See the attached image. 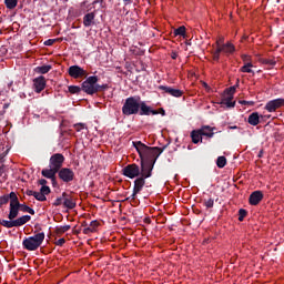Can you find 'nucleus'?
Returning <instances> with one entry per match:
<instances>
[{"mask_svg":"<svg viewBox=\"0 0 284 284\" xmlns=\"http://www.w3.org/2000/svg\"><path fill=\"white\" fill-rule=\"evenodd\" d=\"M122 114L124 116H132L139 114L140 116H156L159 111L152 109V106L148 105L145 101H141V97H129L125 99L122 105Z\"/></svg>","mask_w":284,"mask_h":284,"instance_id":"nucleus-1","label":"nucleus"},{"mask_svg":"<svg viewBox=\"0 0 284 284\" xmlns=\"http://www.w3.org/2000/svg\"><path fill=\"white\" fill-rule=\"evenodd\" d=\"M169 144H165L163 148L159 146H148L141 141L133 142V146L135 148L141 161H145L149 163H156L161 154L165 152Z\"/></svg>","mask_w":284,"mask_h":284,"instance_id":"nucleus-2","label":"nucleus"},{"mask_svg":"<svg viewBox=\"0 0 284 284\" xmlns=\"http://www.w3.org/2000/svg\"><path fill=\"white\" fill-rule=\"evenodd\" d=\"M20 210H21L20 207L9 206V214H8L9 221L0 220V225H2V227H7L8 230H10L11 227H21L26 225V223H29V221L32 220V216L30 215H22L17 219V216H19Z\"/></svg>","mask_w":284,"mask_h":284,"instance_id":"nucleus-3","label":"nucleus"},{"mask_svg":"<svg viewBox=\"0 0 284 284\" xmlns=\"http://www.w3.org/2000/svg\"><path fill=\"white\" fill-rule=\"evenodd\" d=\"M43 241H45V233H37L36 235L24 237L22 247L28 252H37V250L43 245Z\"/></svg>","mask_w":284,"mask_h":284,"instance_id":"nucleus-4","label":"nucleus"},{"mask_svg":"<svg viewBox=\"0 0 284 284\" xmlns=\"http://www.w3.org/2000/svg\"><path fill=\"white\" fill-rule=\"evenodd\" d=\"M63 163H65V156L61 153H55V154L51 155V158L49 160L50 169H43L42 172L57 173L63 169Z\"/></svg>","mask_w":284,"mask_h":284,"instance_id":"nucleus-5","label":"nucleus"},{"mask_svg":"<svg viewBox=\"0 0 284 284\" xmlns=\"http://www.w3.org/2000/svg\"><path fill=\"white\" fill-rule=\"evenodd\" d=\"M99 83V77L97 75H90L85 79V81L82 82V92H85V94H90L91 97L93 94H97V85Z\"/></svg>","mask_w":284,"mask_h":284,"instance_id":"nucleus-6","label":"nucleus"},{"mask_svg":"<svg viewBox=\"0 0 284 284\" xmlns=\"http://www.w3.org/2000/svg\"><path fill=\"white\" fill-rule=\"evenodd\" d=\"M122 174L123 176H126L128 179H136L141 176V168L133 163V164H128L122 169Z\"/></svg>","mask_w":284,"mask_h":284,"instance_id":"nucleus-7","label":"nucleus"},{"mask_svg":"<svg viewBox=\"0 0 284 284\" xmlns=\"http://www.w3.org/2000/svg\"><path fill=\"white\" fill-rule=\"evenodd\" d=\"M57 174L62 183H72L75 179L74 171L70 168H62Z\"/></svg>","mask_w":284,"mask_h":284,"instance_id":"nucleus-8","label":"nucleus"},{"mask_svg":"<svg viewBox=\"0 0 284 284\" xmlns=\"http://www.w3.org/2000/svg\"><path fill=\"white\" fill-rule=\"evenodd\" d=\"M155 164L156 163L154 162H145L144 160H141L140 176L143 179H150L152 176V171L154 170Z\"/></svg>","mask_w":284,"mask_h":284,"instance_id":"nucleus-9","label":"nucleus"},{"mask_svg":"<svg viewBox=\"0 0 284 284\" xmlns=\"http://www.w3.org/2000/svg\"><path fill=\"white\" fill-rule=\"evenodd\" d=\"M283 105H284V99L277 98V99L268 101L265 104L264 110H266V112H276V110H281V108H283Z\"/></svg>","mask_w":284,"mask_h":284,"instance_id":"nucleus-10","label":"nucleus"},{"mask_svg":"<svg viewBox=\"0 0 284 284\" xmlns=\"http://www.w3.org/2000/svg\"><path fill=\"white\" fill-rule=\"evenodd\" d=\"M158 89L162 90V92H165V94H170V97H174L175 99H181V97L184 94L183 90L168 85H159Z\"/></svg>","mask_w":284,"mask_h":284,"instance_id":"nucleus-11","label":"nucleus"},{"mask_svg":"<svg viewBox=\"0 0 284 284\" xmlns=\"http://www.w3.org/2000/svg\"><path fill=\"white\" fill-rule=\"evenodd\" d=\"M69 75H71L72 79H81L88 77V71L79 65H71L69 68Z\"/></svg>","mask_w":284,"mask_h":284,"instance_id":"nucleus-12","label":"nucleus"},{"mask_svg":"<svg viewBox=\"0 0 284 284\" xmlns=\"http://www.w3.org/2000/svg\"><path fill=\"white\" fill-rule=\"evenodd\" d=\"M33 88H34V92H37L38 94H41V92L45 90V77L40 75L33 79Z\"/></svg>","mask_w":284,"mask_h":284,"instance_id":"nucleus-13","label":"nucleus"},{"mask_svg":"<svg viewBox=\"0 0 284 284\" xmlns=\"http://www.w3.org/2000/svg\"><path fill=\"white\" fill-rule=\"evenodd\" d=\"M97 19V13L94 11L85 13L83 17V26L84 28H92V26H97L94 21Z\"/></svg>","mask_w":284,"mask_h":284,"instance_id":"nucleus-14","label":"nucleus"},{"mask_svg":"<svg viewBox=\"0 0 284 284\" xmlns=\"http://www.w3.org/2000/svg\"><path fill=\"white\" fill-rule=\"evenodd\" d=\"M263 191H254L248 197L250 205H258L263 201Z\"/></svg>","mask_w":284,"mask_h":284,"instance_id":"nucleus-15","label":"nucleus"},{"mask_svg":"<svg viewBox=\"0 0 284 284\" xmlns=\"http://www.w3.org/2000/svg\"><path fill=\"white\" fill-rule=\"evenodd\" d=\"M63 207H67V210H74L77 207V202L72 197V195L68 194L67 192H63Z\"/></svg>","mask_w":284,"mask_h":284,"instance_id":"nucleus-16","label":"nucleus"},{"mask_svg":"<svg viewBox=\"0 0 284 284\" xmlns=\"http://www.w3.org/2000/svg\"><path fill=\"white\" fill-rule=\"evenodd\" d=\"M143 187H145V178L139 175V176L134 180L133 190H135V193H141V191L143 190Z\"/></svg>","mask_w":284,"mask_h":284,"instance_id":"nucleus-17","label":"nucleus"},{"mask_svg":"<svg viewBox=\"0 0 284 284\" xmlns=\"http://www.w3.org/2000/svg\"><path fill=\"white\" fill-rule=\"evenodd\" d=\"M234 97L232 95H224L220 102V105H226V108H235L236 101H233Z\"/></svg>","mask_w":284,"mask_h":284,"instance_id":"nucleus-18","label":"nucleus"},{"mask_svg":"<svg viewBox=\"0 0 284 284\" xmlns=\"http://www.w3.org/2000/svg\"><path fill=\"white\" fill-rule=\"evenodd\" d=\"M41 174L44 176V179H50L53 187H59V182H57V173L41 171Z\"/></svg>","mask_w":284,"mask_h":284,"instance_id":"nucleus-19","label":"nucleus"},{"mask_svg":"<svg viewBox=\"0 0 284 284\" xmlns=\"http://www.w3.org/2000/svg\"><path fill=\"white\" fill-rule=\"evenodd\" d=\"M247 123L254 126L258 125V123H261V115L258 114V112L251 113L248 115Z\"/></svg>","mask_w":284,"mask_h":284,"instance_id":"nucleus-20","label":"nucleus"},{"mask_svg":"<svg viewBox=\"0 0 284 284\" xmlns=\"http://www.w3.org/2000/svg\"><path fill=\"white\" fill-rule=\"evenodd\" d=\"M191 139H192V143H194L195 145L197 143H203V135L201 133V130H193L191 132Z\"/></svg>","mask_w":284,"mask_h":284,"instance_id":"nucleus-21","label":"nucleus"},{"mask_svg":"<svg viewBox=\"0 0 284 284\" xmlns=\"http://www.w3.org/2000/svg\"><path fill=\"white\" fill-rule=\"evenodd\" d=\"M9 202H10L9 207H20L21 209V204L19 203V196H17L16 192H11L9 194Z\"/></svg>","mask_w":284,"mask_h":284,"instance_id":"nucleus-22","label":"nucleus"},{"mask_svg":"<svg viewBox=\"0 0 284 284\" xmlns=\"http://www.w3.org/2000/svg\"><path fill=\"white\" fill-rule=\"evenodd\" d=\"M213 130L214 129H212L210 125H205L200 129V132L202 136H207L209 139H212V136H214Z\"/></svg>","mask_w":284,"mask_h":284,"instance_id":"nucleus-23","label":"nucleus"},{"mask_svg":"<svg viewBox=\"0 0 284 284\" xmlns=\"http://www.w3.org/2000/svg\"><path fill=\"white\" fill-rule=\"evenodd\" d=\"M51 70H52V65L50 64H44L36 68V72L38 74H48Z\"/></svg>","mask_w":284,"mask_h":284,"instance_id":"nucleus-24","label":"nucleus"},{"mask_svg":"<svg viewBox=\"0 0 284 284\" xmlns=\"http://www.w3.org/2000/svg\"><path fill=\"white\" fill-rule=\"evenodd\" d=\"M252 68H254V64H252V62H246L240 70L247 74H254V70H252Z\"/></svg>","mask_w":284,"mask_h":284,"instance_id":"nucleus-25","label":"nucleus"},{"mask_svg":"<svg viewBox=\"0 0 284 284\" xmlns=\"http://www.w3.org/2000/svg\"><path fill=\"white\" fill-rule=\"evenodd\" d=\"M223 48V52H225V54H232L236 49L234 48V44L227 42L225 44H222Z\"/></svg>","mask_w":284,"mask_h":284,"instance_id":"nucleus-26","label":"nucleus"},{"mask_svg":"<svg viewBox=\"0 0 284 284\" xmlns=\"http://www.w3.org/2000/svg\"><path fill=\"white\" fill-rule=\"evenodd\" d=\"M19 3V0H4V4L8 8V10H14Z\"/></svg>","mask_w":284,"mask_h":284,"instance_id":"nucleus-27","label":"nucleus"},{"mask_svg":"<svg viewBox=\"0 0 284 284\" xmlns=\"http://www.w3.org/2000/svg\"><path fill=\"white\" fill-rule=\"evenodd\" d=\"M216 165L220 169L225 168V165H227V159L225 156H219L216 160Z\"/></svg>","mask_w":284,"mask_h":284,"instance_id":"nucleus-28","label":"nucleus"},{"mask_svg":"<svg viewBox=\"0 0 284 284\" xmlns=\"http://www.w3.org/2000/svg\"><path fill=\"white\" fill-rule=\"evenodd\" d=\"M70 229H71L70 225L57 226L55 234H58V235L65 234V232H69Z\"/></svg>","mask_w":284,"mask_h":284,"instance_id":"nucleus-29","label":"nucleus"},{"mask_svg":"<svg viewBox=\"0 0 284 284\" xmlns=\"http://www.w3.org/2000/svg\"><path fill=\"white\" fill-rule=\"evenodd\" d=\"M173 34L174 37H185V26L174 29Z\"/></svg>","mask_w":284,"mask_h":284,"instance_id":"nucleus-30","label":"nucleus"},{"mask_svg":"<svg viewBox=\"0 0 284 284\" xmlns=\"http://www.w3.org/2000/svg\"><path fill=\"white\" fill-rule=\"evenodd\" d=\"M20 211L28 212V214H31L32 216H34V214H36L33 209L28 206L27 204H20Z\"/></svg>","mask_w":284,"mask_h":284,"instance_id":"nucleus-31","label":"nucleus"},{"mask_svg":"<svg viewBox=\"0 0 284 284\" xmlns=\"http://www.w3.org/2000/svg\"><path fill=\"white\" fill-rule=\"evenodd\" d=\"M81 90H83L82 87H77V85L69 87L70 94H80Z\"/></svg>","mask_w":284,"mask_h":284,"instance_id":"nucleus-32","label":"nucleus"},{"mask_svg":"<svg viewBox=\"0 0 284 284\" xmlns=\"http://www.w3.org/2000/svg\"><path fill=\"white\" fill-rule=\"evenodd\" d=\"M9 203V194H4L0 196V209L3 207V205H8Z\"/></svg>","mask_w":284,"mask_h":284,"instance_id":"nucleus-33","label":"nucleus"},{"mask_svg":"<svg viewBox=\"0 0 284 284\" xmlns=\"http://www.w3.org/2000/svg\"><path fill=\"white\" fill-rule=\"evenodd\" d=\"M235 92H236V85L230 87L229 89H226L224 91V94H226V97H234Z\"/></svg>","mask_w":284,"mask_h":284,"instance_id":"nucleus-34","label":"nucleus"},{"mask_svg":"<svg viewBox=\"0 0 284 284\" xmlns=\"http://www.w3.org/2000/svg\"><path fill=\"white\" fill-rule=\"evenodd\" d=\"M245 216H247V211L245 209L239 210V221H244Z\"/></svg>","mask_w":284,"mask_h":284,"instance_id":"nucleus-35","label":"nucleus"},{"mask_svg":"<svg viewBox=\"0 0 284 284\" xmlns=\"http://www.w3.org/2000/svg\"><path fill=\"white\" fill-rule=\"evenodd\" d=\"M63 193L60 197H57V200L53 202L54 207H59V205H63Z\"/></svg>","mask_w":284,"mask_h":284,"instance_id":"nucleus-36","label":"nucleus"},{"mask_svg":"<svg viewBox=\"0 0 284 284\" xmlns=\"http://www.w3.org/2000/svg\"><path fill=\"white\" fill-rule=\"evenodd\" d=\"M204 205H205V207H207V209H212V207H214V199H209V200H204Z\"/></svg>","mask_w":284,"mask_h":284,"instance_id":"nucleus-37","label":"nucleus"},{"mask_svg":"<svg viewBox=\"0 0 284 284\" xmlns=\"http://www.w3.org/2000/svg\"><path fill=\"white\" fill-rule=\"evenodd\" d=\"M262 63H264L265 65H271L273 68V65H276V61L272 60V59H263Z\"/></svg>","mask_w":284,"mask_h":284,"instance_id":"nucleus-38","label":"nucleus"},{"mask_svg":"<svg viewBox=\"0 0 284 284\" xmlns=\"http://www.w3.org/2000/svg\"><path fill=\"white\" fill-rule=\"evenodd\" d=\"M73 128L77 132H81V130H85V123H77Z\"/></svg>","mask_w":284,"mask_h":284,"instance_id":"nucleus-39","label":"nucleus"},{"mask_svg":"<svg viewBox=\"0 0 284 284\" xmlns=\"http://www.w3.org/2000/svg\"><path fill=\"white\" fill-rule=\"evenodd\" d=\"M50 192H51L50 186H41L40 189V193H42L44 196H48Z\"/></svg>","mask_w":284,"mask_h":284,"instance_id":"nucleus-40","label":"nucleus"},{"mask_svg":"<svg viewBox=\"0 0 284 284\" xmlns=\"http://www.w3.org/2000/svg\"><path fill=\"white\" fill-rule=\"evenodd\" d=\"M108 88H110L108 84H97V92H104Z\"/></svg>","mask_w":284,"mask_h":284,"instance_id":"nucleus-41","label":"nucleus"},{"mask_svg":"<svg viewBox=\"0 0 284 284\" xmlns=\"http://www.w3.org/2000/svg\"><path fill=\"white\" fill-rule=\"evenodd\" d=\"M99 225H101V224L97 220L91 221V223H90V227H91V230H93V232H97V227H99Z\"/></svg>","mask_w":284,"mask_h":284,"instance_id":"nucleus-42","label":"nucleus"},{"mask_svg":"<svg viewBox=\"0 0 284 284\" xmlns=\"http://www.w3.org/2000/svg\"><path fill=\"white\" fill-rule=\"evenodd\" d=\"M36 200L43 202V201H48V197H45V196L41 193V191H40V192L38 193V196L36 197Z\"/></svg>","mask_w":284,"mask_h":284,"instance_id":"nucleus-43","label":"nucleus"},{"mask_svg":"<svg viewBox=\"0 0 284 284\" xmlns=\"http://www.w3.org/2000/svg\"><path fill=\"white\" fill-rule=\"evenodd\" d=\"M55 245L58 247H63V245H65V239H59L57 242H55Z\"/></svg>","mask_w":284,"mask_h":284,"instance_id":"nucleus-44","label":"nucleus"},{"mask_svg":"<svg viewBox=\"0 0 284 284\" xmlns=\"http://www.w3.org/2000/svg\"><path fill=\"white\" fill-rule=\"evenodd\" d=\"M54 43H57V39H49L44 41V45H54Z\"/></svg>","mask_w":284,"mask_h":284,"instance_id":"nucleus-45","label":"nucleus"},{"mask_svg":"<svg viewBox=\"0 0 284 284\" xmlns=\"http://www.w3.org/2000/svg\"><path fill=\"white\" fill-rule=\"evenodd\" d=\"M241 105H254V101H246V100H241L240 101Z\"/></svg>","mask_w":284,"mask_h":284,"instance_id":"nucleus-46","label":"nucleus"},{"mask_svg":"<svg viewBox=\"0 0 284 284\" xmlns=\"http://www.w3.org/2000/svg\"><path fill=\"white\" fill-rule=\"evenodd\" d=\"M94 232V229L88 226L85 229H83V234H92Z\"/></svg>","mask_w":284,"mask_h":284,"instance_id":"nucleus-47","label":"nucleus"},{"mask_svg":"<svg viewBox=\"0 0 284 284\" xmlns=\"http://www.w3.org/2000/svg\"><path fill=\"white\" fill-rule=\"evenodd\" d=\"M221 59V53H215V51H213V61L219 62Z\"/></svg>","mask_w":284,"mask_h":284,"instance_id":"nucleus-48","label":"nucleus"},{"mask_svg":"<svg viewBox=\"0 0 284 284\" xmlns=\"http://www.w3.org/2000/svg\"><path fill=\"white\" fill-rule=\"evenodd\" d=\"M217 48L214 50L215 53L221 54L223 52V44L222 45H216Z\"/></svg>","mask_w":284,"mask_h":284,"instance_id":"nucleus-49","label":"nucleus"},{"mask_svg":"<svg viewBox=\"0 0 284 284\" xmlns=\"http://www.w3.org/2000/svg\"><path fill=\"white\" fill-rule=\"evenodd\" d=\"M39 185L47 186L48 185V180H45V179L39 180Z\"/></svg>","mask_w":284,"mask_h":284,"instance_id":"nucleus-50","label":"nucleus"},{"mask_svg":"<svg viewBox=\"0 0 284 284\" xmlns=\"http://www.w3.org/2000/svg\"><path fill=\"white\" fill-rule=\"evenodd\" d=\"M6 174V165H0V176H3Z\"/></svg>","mask_w":284,"mask_h":284,"instance_id":"nucleus-51","label":"nucleus"},{"mask_svg":"<svg viewBox=\"0 0 284 284\" xmlns=\"http://www.w3.org/2000/svg\"><path fill=\"white\" fill-rule=\"evenodd\" d=\"M223 38H219V40H216V45H225V43H223Z\"/></svg>","mask_w":284,"mask_h":284,"instance_id":"nucleus-52","label":"nucleus"},{"mask_svg":"<svg viewBox=\"0 0 284 284\" xmlns=\"http://www.w3.org/2000/svg\"><path fill=\"white\" fill-rule=\"evenodd\" d=\"M178 57H179V53H176V52L171 53V59L176 60Z\"/></svg>","mask_w":284,"mask_h":284,"instance_id":"nucleus-53","label":"nucleus"},{"mask_svg":"<svg viewBox=\"0 0 284 284\" xmlns=\"http://www.w3.org/2000/svg\"><path fill=\"white\" fill-rule=\"evenodd\" d=\"M136 194H139V193H135V189H133V193L131 195L132 201L136 200Z\"/></svg>","mask_w":284,"mask_h":284,"instance_id":"nucleus-54","label":"nucleus"},{"mask_svg":"<svg viewBox=\"0 0 284 284\" xmlns=\"http://www.w3.org/2000/svg\"><path fill=\"white\" fill-rule=\"evenodd\" d=\"M33 192H34V191H32V190H27V191H26V194H27V196H33Z\"/></svg>","mask_w":284,"mask_h":284,"instance_id":"nucleus-55","label":"nucleus"},{"mask_svg":"<svg viewBox=\"0 0 284 284\" xmlns=\"http://www.w3.org/2000/svg\"><path fill=\"white\" fill-rule=\"evenodd\" d=\"M8 108H10V104H9V103H4V104H3V109H4V110H8Z\"/></svg>","mask_w":284,"mask_h":284,"instance_id":"nucleus-56","label":"nucleus"},{"mask_svg":"<svg viewBox=\"0 0 284 284\" xmlns=\"http://www.w3.org/2000/svg\"><path fill=\"white\" fill-rule=\"evenodd\" d=\"M39 193H40V192L33 191V196H34V199H37V196H38Z\"/></svg>","mask_w":284,"mask_h":284,"instance_id":"nucleus-57","label":"nucleus"},{"mask_svg":"<svg viewBox=\"0 0 284 284\" xmlns=\"http://www.w3.org/2000/svg\"><path fill=\"white\" fill-rule=\"evenodd\" d=\"M243 61H247L248 57L247 55H242Z\"/></svg>","mask_w":284,"mask_h":284,"instance_id":"nucleus-58","label":"nucleus"},{"mask_svg":"<svg viewBox=\"0 0 284 284\" xmlns=\"http://www.w3.org/2000/svg\"><path fill=\"white\" fill-rule=\"evenodd\" d=\"M162 116H165V110L161 109Z\"/></svg>","mask_w":284,"mask_h":284,"instance_id":"nucleus-59","label":"nucleus"},{"mask_svg":"<svg viewBox=\"0 0 284 284\" xmlns=\"http://www.w3.org/2000/svg\"><path fill=\"white\" fill-rule=\"evenodd\" d=\"M261 156H263V151H260V153H258L260 159H261Z\"/></svg>","mask_w":284,"mask_h":284,"instance_id":"nucleus-60","label":"nucleus"},{"mask_svg":"<svg viewBox=\"0 0 284 284\" xmlns=\"http://www.w3.org/2000/svg\"><path fill=\"white\" fill-rule=\"evenodd\" d=\"M97 3H99V0L93 1V6H97Z\"/></svg>","mask_w":284,"mask_h":284,"instance_id":"nucleus-61","label":"nucleus"},{"mask_svg":"<svg viewBox=\"0 0 284 284\" xmlns=\"http://www.w3.org/2000/svg\"><path fill=\"white\" fill-rule=\"evenodd\" d=\"M239 126H231V130H237Z\"/></svg>","mask_w":284,"mask_h":284,"instance_id":"nucleus-62","label":"nucleus"},{"mask_svg":"<svg viewBox=\"0 0 284 284\" xmlns=\"http://www.w3.org/2000/svg\"><path fill=\"white\" fill-rule=\"evenodd\" d=\"M125 3H129V1H132V0H123Z\"/></svg>","mask_w":284,"mask_h":284,"instance_id":"nucleus-63","label":"nucleus"},{"mask_svg":"<svg viewBox=\"0 0 284 284\" xmlns=\"http://www.w3.org/2000/svg\"><path fill=\"white\" fill-rule=\"evenodd\" d=\"M82 225H88L85 222Z\"/></svg>","mask_w":284,"mask_h":284,"instance_id":"nucleus-64","label":"nucleus"}]
</instances>
